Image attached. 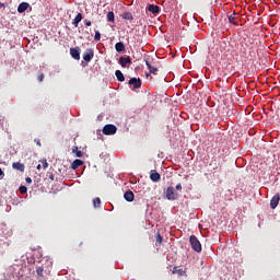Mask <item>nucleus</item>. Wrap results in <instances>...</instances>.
I'll use <instances>...</instances> for the list:
<instances>
[{"label":"nucleus","instance_id":"obj_1","mask_svg":"<svg viewBox=\"0 0 280 280\" xmlns=\"http://www.w3.org/2000/svg\"><path fill=\"white\" fill-rule=\"evenodd\" d=\"M189 243L192 250H195L196 253H202V244H200V241L198 240V237H196V235H191L189 237Z\"/></svg>","mask_w":280,"mask_h":280},{"label":"nucleus","instance_id":"obj_2","mask_svg":"<svg viewBox=\"0 0 280 280\" xmlns=\"http://www.w3.org/2000/svg\"><path fill=\"white\" fill-rule=\"evenodd\" d=\"M103 135H106V136L117 135V127L115 125H105L103 127Z\"/></svg>","mask_w":280,"mask_h":280},{"label":"nucleus","instance_id":"obj_3","mask_svg":"<svg viewBox=\"0 0 280 280\" xmlns=\"http://www.w3.org/2000/svg\"><path fill=\"white\" fill-rule=\"evenodd\" d=\"M166 198L167 200H178V192L174 190V187H168L166 189Z\"/></svg>","mask_w":280,"mask_h":280},{"label":"nucleus","instance_id":"obj_4","mask_svg":"<svg viewBox=\"0 0 280 280\" xmlns=\"http://www.w3.org/2000/svg\"><path fill=\"white\" fill-rule=\"evenodd\" d=\"M95 56V51H93L92 48H88L83 54V60L85 62H91L93 60V57Z\"/></svg>","mask_w":280,"mask_h":280},{"label":"nucleus","instance_id":"obj_5","mask_svg":"<svg viewBox=\"0 0 280 280\" xmlns=\"http://www.w3.org/2000/svg\"><path fill=\"white\" fill-rule=\"evenodd\" d=\"M30 10L32 12V5H30L27 2H22L18 7L19 14H23V12Z\"/></svg>","mask_w":280,"mask_h":280},{"label":"nucleus","instance_id":"obj_6","mask_svg":"<svg viewBox=\"0 0 280 280\" xmlns=\"http://www.w3.org/2000/svg\"><path fill=\"white\" fill-rule=\"evenodd\" d=\"M280 195L276 194L270 200V209H277L279 207Z\"/></svg>","mask_w":280,"mask_h":280},{"label":"nucleus","instance_id":"obj_7","mask_svg":"<svg viewBox=\"0 0 280 280\" xmlns=\"http://www.w3.org/2000/svg\"><path fill=\"white\" fill-rule=\"evenodd\" d=\"M118 62L122 68H126L128 65H132V59L130 57H120Z\"/></svg>","mask_w":280,"mask_h":280},{"label":"nucleus","instance_id":"obj_8","mask_svg":"<svg viewBox=\"0 0 280 280\" xmlns=\"http://www.w3.org/2000/svg\"><path fill=\"white\" fill-rule=\"evenodd\" d=\"M70 56H71L74 60H80V47L70 48Z\"/></svg>","mask_w":280,"mask_h":280},{"label":"nucleus","instance_id":"obj_9","mask_svg":"<svg viewBox=\"0 0 280 280\" xmlns=\"http://www.w3.org/2000/svg\"><path fill=\"white\" fill-rule=\"evenodd\" d=\"M147 10L151 12V14H159V12H161V8L156 4H149Z\"/></svg>","mask_w":280,"mask_h":280},{"label":"nucleus","instance_id":"obj_10","mask_svg":"<svg viewBox=\"0 0 280 280\" xmlns=\"http://www.w3.org/2000/svg\"><path fill=\"white\" fill-rule=\"evenodd\" d=\"M129 84L133 86V89H141V79L131 78Z\"/></svg>","mask_w":280,"mask_h":280},{"label":"nucleus","instance_id":"obj_11","mask_svg":"<svg viewBox=\"0 0 280 280\" xmlns=\"http://www.w3.org/2000/svg\"><path fill=\"white\" fill-rule=\"evenodd\" d=\"M145 65L150 71V73H152L153 75H158L159 68H156L155 66H152V63H150V61H148V60H145Z\"/></svg>","mask_w":280,"mask_h":280},{"label":"nucleus","instance_id":"obj_12","mask_svg":"<svg viewBox=\"0 0 280 280\" xmlns=\"http://www.w3.org/2000/svg\"><path fill=\"white\" fill-rule=\"evenodd\" d=\"M150 178L152 183H159V180H161V174H159L156 171H151Z\"/></svg>","mask_w":280,"mask_h":280},{"label":"nucleus","instance_id":"obj_13","mask_svg":"<svg viewBox=\"0 0 280 280\" xmlns=\"http://www.w3.org/2000/svg\"><path fill=\"white\" fill-rule=\"evenodd\" d=\"M124 198L127 202H132L135 200V192H132V190H127L124 194Z\"/></svg>","mask_w":280,"mask_h":280},{"label":"nucleus","instance_id":"obj_14","mask_svg":"<svg viewBox=\"0 0 280 280\" xmlns=\"http://www.w3.org/2000/svg\"><path fill=\"white\" fill-rule=\"evenodd\" d=\"M12 167L13 170H18V172H25V165L21 162H14Z\"/></svg>","mask_w":280,"mask_h":280},{"label":"nucleus","instance_id":"obj_15","mask_svg":"<svg viewBox=\"0 0 280 280\" xmlns=\"http://www.w3.org/2000/svg\"><path fill=\"white\" fill-rule=\"evenodd\" d=\"M229 23L232 25H237V13L233 12V14L228 15Z\"/></svg>","mask_w":280,"mask_h":280},{"label":"nucleus","instance_id":"obj_16","mask_svg":"<svg viewBox=\"0 0 280 280\" xmlns=\"http://www.w3.org/2000/svg\"><path fill=\"white\" fill-rule=\"evenodd\" d=\"M115 49L118 51V54H121V51H126V45H124L121 42H118L115 44Z\"/></svg>","mask_w":280,"mask_h":280},{"label":"nucleus","instance_id":"obj_17","mask_svg":"<svg viewBox=\"0 0 280 280\" xmlns=\"http://www.w3.org/2000/svg\"><path fill=\"white\" fill-rule=\"evenodd\" d=\"M82 19H83L82 13H78L72 21V25H74V27H78V25H80V22L82 21Z\"/></svg>","mask_w":280,"mask_h":280},{"label":"nucleus","instance_id":"obj_18","mask_svg":"<svg viewBox=\"0 0 280 280\" xmlns=\"http://www.w3.org/2000/svg\"><path fill=\"white\" fill-rule=\"evenodd\" d=\"M81 165H84V162L77 159L72 162L71 170H78V167H81Z\"/></svg>","mask_w":280,"mask_h":280},{"label":"nucleus","instance_id":"obj_19","mask_svg":"<svg viewBox=\"0 0 280 280\" xmlns=\"http://www.w3.org/2000/svg\"><path fill=\"white\" fill-rule=\"evenodd\" d=\"M115 75H116L118 82L126 81V77H124V72H121V70H116Z\"/></svg>","mask_w":280,"mask_h":280},{"label":"nucleus","instance_id":"obj_20","mask_svg":"<svg viewBox=\"0 0 280 280\" xmlns=\"http://www.w3.org/2000/svg\"><path fill=\"white\" fill-rule=\"evenodd\" d=\"M44 270H45V269H44L43 267H38V268L36 269V275H37V279H38V280L45 279V276H43Z\"/></svg>","mask_w":280,"mask_h":280},{"label":"nucleus","instance_id":"obj_21","mask_svg":"<svg viewBox=\"0 0 280 280\" xmlns=\"http://www.w3.org/2000/svg\"><path fill=\"white\" fill-rule=\"evenodd\" d=\"M72 152H73V154H75V156H78V159H82L84 156V153H82V151L78 150V147H73Z\"/></svg>","mask_w":280,"mask_h":280},{"label":"nucleus","instance_id":"obj_22","mask_svg":"<svg viewBox=\"0 0 280 280\" xmlns=\"http://www.w3.org/2000/svg\"><path fill=\"white\" fill-rule=\"evenodd\" d=\"M122 19H125V21H133L135 20V16L132 15L131 12H125L122 14Z\"/></svg>","mask_w":280,"mask_h":280},{"label":"nucleus","instance_id":"obj_23","mask_svg":"<svg viewBox=\"0 0 280 280\" xmlns=\"http://www.w3.org/2000/svg\"><path fill=\"white\" fill-rule=\"evenodd\" d=\"M107 21L109 23H115V13L113 11L107 12Z\"/></svg>","mask_w":280,"mask_h":280},{"label":"nucleus","instance_id":"obj_24","mask_svg":"<svg viewBox=\"0 0 280 280\" xmlns=\"http://www.w3.org/2000/svg\"><path fill=\"white\" fill-rule=\"evenodd\" d=\"M101 205H102V199H100V197L94 198L93 206L95 207V209H100Z\"/></svg>","mask_w":280,"mask_h":280},{"label":"nucleus","instance_id":"obj_25","mask_svg":"<svg viewBox=\"0 0 280 280\" xmlns=\"http://www.w3.org/2000/svg\"><path fill=\"white\" fill-rule=\"evenodd\" d=\"M173 275H179V277H183L185 275V270L178 269V267L173 268Z\"/></svg>","mask_w":280,"mask_h":280},{"label":"nucleus","instance_id":"obj_26","mask_svg":"<svg viewBox=\"0 0 280 280\" xmlns=\"http://www.w3.org/2000/svg\"><path fill=\"white\" fill-rule=\"evenodd\" d=\"M94 40L95 43H100L102 40V33H100V31H95Z\"/></svg>","mask_w":280,"mask_h":280},{"label":"nucleus","instance_id":"obj_27","mask_svg":"<svg viewBox=\"0 0 280 280\" xmlns=\"http://www.w3.org/2000/svg\"><path fill=\"white\" fill-rule=\"evenodd\" d=\"M155 241L158 244H163V236H161L159 233L156 234Z\"/></svg>","mask_w":280,"mask_h":280},{"label":"nucleus","instance_id":"obj_28","mask_svg":"<svg viewBox=\"0 0 280 280\" xmlns=\"http://www.w3.org/2000/svg\"><path fill=\"white\" fill-rule=\"evenodd\" d=\"M19 191H20V194H27V187L20 186Z\"/></svg>","mask_w":280,"mask_h":280},{"label":"nucleus","instance_id":"obj_29","mask_svg":"<svg viewBox=\"0 0 280 280\" xmlns=\"http://www.w3.org/2000/svg\"><path fill=\"white\" fill-rule=\"evenodd\" d=\"M37 80H38V82H43V80H45V74L44 73H39L37 75Z\"/></svg>","mask_w":280,"mask_h":280},{"label":"nucleus","instance_id":"obj_30","mask_svg":"<svg viewBox=\"0 0 280 280\" xmlns=\"http://www.w3.org/2000/svg\"><path fill=\"white\" fill-rule=\"evenodd\" d=\"M42 165H43L44 170H47V167H49V163H47V160H44L42 162Z\"/></svg>","mask_w":280,"mask_h":280},{"label":"nucleus","instance_id":"obj_31","mask_svg":"<svg viewBox=\"0 0 280 280\" xmlns=\"http://www.w3.org/2000/svg\"><path fill=\"white\" fill-rule=\"evenodd\" d=\"M175 189H177V191H183V185L177 184V185L175 186Z\"/></svg>","mask_w":280,"mask_h":280},{"label":"nucleus","instance_id":"obj_32","mask_svg":"<svg viewBox=\"0 0 280 280\" xmlns=\"http://www.w3.org/2000/svg\"><path fill=\"white\" fill-rule=\"evenodd\" d=\"M84 23L86 27H91V25H93V23L90 20H85Z\"/></svg>","mask_w":280,"mask_h":280},{"label":"nucleus","instance_id":"obj_33","mask_svg":"<svg viewBox=\"0 0 280 280\" xmlns=\"http://www.w3.org/2000/svg\"><path fill=\"white\" fill-rule=\"evenodd\" d=\"M26 185H32V178L31 177H26Z\"/></svg>","mask_w":280,"mask_h":280},{"label":"nucleus","instance_id":"obj_34","mask_svg":"<svg viewBox=\"0 0 280 280\" xmlns=\"http://www.w3.org/2000/svg\"><path fill=\"white\" fill-rule=\"evenodd\" d=\"M35 143H36V145H38V147L40 148V145H42V144H40V139H36V140H35Z\"/></svg>","mask_w":280,"mask_h":280},{"label":"nucleus","instance_id":"obj_35","mask_svg":"<svg viewBox=\"0 0 280 280\" xmlns=\"http://www.w3.org/2000/svg\"><path fill=\"white\" fill-rule=\"evenodd\" d=\"M4 174H3V170L0 168V177H3Z\"/></svg>","mask_w":280,"mask_h":280},{"label":"nucleus","instance_id":"obj_36","mask_svg":"<svg viewBox=\"0 0 280 280\" xmlns=\"http://www.w3.org/2000/svg\"><path fill=\"white\" fill-rule=\"evenodd\" d=\"M1 8H5V4L2 3V2H0V9H1Z\"/></svg>","mask_w":280,"mask_h":280},{"label":"nucleus","instance_id":"obj_37","mask_svg":"<svg viewBox=\"0 0 280 280\" xmlns=\"http://www.w3.org/2000/svg\"><path fill=\"white\" fill-rule=\"evenodd\" d=\"M51 182H54V174L49 175Z\"/></svg>","mask_w":280,"mask_h":280},{"label":"nucleus","instance_id":"obj_38","mask_svg":"<svg viewBox=\"0 0 280 280\" xmlns=\"http://www.w3.org/2000/svg\"><path fill=\"white\" fill-rule=\"evenodd\" d=\"M83 245H84V242L81 241V242L79 243V248H80V246H83Z\"/></svg>","mask_w":280,"mask_h":280},{"label":"nucleus","instance_id":"obj_39","mask_svg":"<svg viewBox=\"0 0 280 280\" xmlns=\"http://www.w3.org/2000/svg\"><path fill=\"white\" fill-rule=\"evenodd\" d=\"M40 167H42L40 164H38V165H37V170H40Z\"/></svg>","mask_w":280,"mask_h":280},{"label":"nucleus","instance_id":"obj_40","mask_svg":"<svg viewBox=\"0 0 280 280\" xmlns=\"http://www.w3.org/2000/svg\"><path fill=\"white\" fill-rule=\"evenodd\" d=\"M147 78H150V74L147 73Z\"/></svg>","mask_w":280,"mask_h":280}]
</instances>
